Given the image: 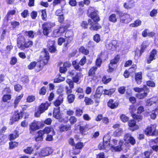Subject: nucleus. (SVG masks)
<instances>
[{"label": "nucleus", "instance_id": "obj_1", "mask_svg": "<svg viewBox=\"0 0 158 158\" xmlns=\"http://www.w3.org/2000/svg\"><path fill=\"white\" fill-rule=\"evenodd\" d=\"M115 12L118 15L120 23L127 24L132 20L131 16L129 14L123 12L120 10H115Z\"/></svg>", "mask_w": 158, "mask_h": 158}, {"label": "nucleus", "instance_id": "obj_2", "mask_svg": "<svg viewBox=\"0 0 158 158\" xmlns=\"http://www.w3.org/2000/svg\"><path fill=\"white\" fill-rule=\"evenodd\" d=\"M24 37L23 36L19 37L17 40V46L21 50H24L26 48L31 47L33 44V42L31 41H29L27 42L24 43Z\"/></svg>", "mask_w": 158, "mask_h": 158}, {"label": "nucleus", "instance_id": "obj_3", "mask_svg": "<svg viewBox=\"0 0 158 158\" xmlns=\"http://www.w3.org/2000/svg\"><path fill=\"white\" fill-rule=\"evenodd\" d=\"M120 59V55L117 54L114 56L113 59L110 60V63L108 65V69L107 70L108 73H112L116 69V67L114 66V65L117 64Z\"/></svg>", "mask_w": 158, "mask_h": 158}, {"label": "nucleus", "instance_id": "obj_4", "mask_svg": "<svg viewBox=\"0 0 158 158\" xmlns=\"http://www.w3.org/2000/svg\"><path fill=\"white\" fill-rule=\"evenodd\" d=\"M156 126L155 124L151 125L146 128L144 131L145 134L149 135H158V130L156 129Z\"/></svg>", "mask_w": 158, "mask_h": 158}, {"label": "nucleus", "instance_id": "obj_5", "mask_svg": "<svg viewBox=\"0 0 158 158\" xmlns=\"http://www.w3.org/2000/svg\"><path fill=\"white\" fill-rule=\"evenodd\" d=\"M88 12L89 13V17L93 19L94 22H98L100 21V19L94 8L89 7Z\"/></svg>", "mask_w": 158, "mask_h": 158}, {"label": "nucleus", "instance_id": "obj_6", "mask_svg": "<svg viewBox=\"0 0 158 158\" xmlns=\"http://www.w3.org/2000/svg\"><path fill=\"white\" fill-rule=\"evenodd\" d=\"M119 46V43L116 40H112L109 44L106 45V49L112 51H116Z\"/></svg>", "mask_w": 158, "mask_h": 158}, {"label": "nucleus", "instance_id": "obj_7", "mask_svg": "<svg viewBox=\"0 0 158 158\" xmlns=\"http://www.w3.org/2000/svg\"><path fill=\"white\" fill-rule=\"evenodd\" d=\"M41 123L40 122L34 120L29 125V131L30 133L31 134H33L34 132L40 129V124Z\"/></svg>", "mask_w": 158, "mask_h": 158}, {"label": "nucleus", "instance_id": "obj_8", "mask_svg": "<svg viewBox=\"0 0 158 158\" xmlns=\"http://www.w3.org/2000/svg\"><path fill=\"white\" fill-rule=\"evenodd\" d=\"M123 140L127 144L130 143L132 145H134L136 143L135 140L130 133H127L124 135Z\"/></svg>", "mask_w": 158, "mask_h": 158}, {"label": "nucleus", "instance_id": "obj_9", "mask_svg": "<svg viewBox=\"0 0 158 158\" xmlns=\"http://www.w3.org/2000/svg\"><path fill=\"white\" fill-rule=\"evenodd\" d=\"M40 58V62L41 63L43 62V64H46L48 63L49 60V53L46 49L41 52Z\"/></svg>", "mask_w": 158, "mask_h": 158}, {"label": "nucleus", "instance_id": "obj_10", "mask_svg": "<svg viewBox=\"0 0 158 158\" xmlns=\"http://www.w3.org/2000/svg\"><path fill=\"white\" fill-rule=\"evenodd\" d=\"M144 90L143 93H138L135 94V97L139 99H142L146 98L148 95V93L150 92L149 88L145 85H144Z\"/></svg>", "mask_w": 158, "mask_h": 158}, {"label": "nucleus", "instance_id": "obj_11", "mask_svg": "<svg viewBox=\"0 0 158 158\" xmlns=\"http://www.w3.org/2000/svg\"><path fill=\"white\" fill-rule=\"evenodd\" d=\"M88 23L91 25L89 28L91 30L97 31L102 27V26L98 23L94 22V23L90 19H88Z\"/></svg>", "mask_w": 158, "mask_h": 158}, {"label": "nucleus", "instance_id": "obj_12", "mask_svg": "<svg viewBox=\"0 0 158 158\" xmlns=\"http://www.w3.org/2000/svg\"><path fill=\"white\" fill-rule=\"evenodd\" d=\"M66 29V27H60L59 28L55 29L52 34V36L58 37L64 33Z\"/></svg>", "mask_w": 158, "mask_h": 158}, {"label": "nucleus", "instance_id": "obj_13", "mask_svg": "<svg viewBox=\"0 0 158 158\" xmlns=\"http://www.w3.org/2000/svg\"><path fill=\"white\" fill-rule=\"evenodd\" d=\"M124 143L122 140H119L118 142V145L117 146H114L111 145L110 146L111 149L112 151H114L115 152H120L123 150V147Z\"/></svg>", "mask_w": 158, "mask_h": 158}, {"label": "nucleus", "instance_id": "obj_14", "mask_svg": "<svg viewBox=\"0 0 158 158\" xmlns=\"http://www.w3.org/2000/svg\"><path fill=\"white\" fill-rule=\"evenodd\" d=\"M157 53V51L154 49L150 53L148 57L146 60L147 63L148 64L151 63L152 61L155 59V56Z\"/></svg>", "mask_w": 158, "mask_h": 158}, {"label": "nucleus", "instance_id": "obj_15", "mask_svg": "<svg viewBox=\"0 0 158 158\" xmlns=\"http://www.w3.org/2000/svg\"><path fill=\"white\" fill-rule=\"evenodd\" d=\"M53 117L59 120L60 122H65L64 119L62 117L61 115L60 112V108L59 107L54 108L53 113Z\"/></svg>", "mask_w": 158, "mask_h": 158}, {"label": "nucleus", "instance_id": "obj_16", "mask_svg": "<svg viewBox=\"0 0 158 158\" xmlns=\"http://www.w3.org/2000/svg\"><path fill=\"white\" fill-rule=\"evenodd\" d=\"M53 152V150L49 147L43 148L39 153L40 156L44 157L51 154Z\"/></svg>", "mask_w": 158, "mask_h": 158}, {"label": "nucleus", "instance_id": "obj_17", "mask_svg": "<svg viewBox=\"0 0 158 158\" xmlns=\"http://www.w3.org/2000/svg\"><path fill=\"white\" fill-rule=\"evenodd\" d=\"M136 123L135 120L133 119L128 121V125L129 127H130V129L131 131H134L139 129V127L138 125H136Z\"/></svg>", "mask_w": 158, "mask_h": 158}, {"label": "nucleus", "instance_id": "obj_18", "mask_svg": "<svg viewBox=\"0 0 158 158\" xmlns=\"http://www.w3.org/2000/svg\"><path fill=\"white\" fill-rule=\"evenodd\" d=\"M78 139V136L76 135L74 139L71 138L69 139V143L70 145L74 146L75 149H78L79 148V141Z\"/></svg>", "mask_w": 158, "mask_h": 158}, {"label": "nucleus", "instance_id": "obj_19", "mask_svg": "<svg viewBox=\"0 0 158 158\" xmlns=\"http://www.w3.org/2000/svg\"><path fill=\"white\" fill-rule=\"evenodd\" d=\"M119 105L118 102L114 99H110L107 102V106L110 108L113 109H116Z\"/></svg>", "mask_w": 158, "mask_h": 158}, {"label": "nucleus", "instance_id": "obj_20", "mask_svg": "<svg viewBox=\"0 0 158 158\" xmlns=\"http://www.w3.org/2000/svg\"><path fill=\"white\" fill-rule=\"evenodd\" d=\"M110 145V142L108 141H104L100 143L98 146V148L100 150L107 149Z\"/></svg>", "mask_w": 158, "mask_h": 158}, {"label": "nucleus", "instance_id": "obj_21", "mask_svg": "<svg viewBox=\"0 0 158 158\" xmlns=\"http://www.w3.org/2000/svg\"><path fill=\"white\" fill-rule=\"evenodd\" d=\"M51 28V24L49 23H45L42 25L43 34L47 35L50 31Z\"/></svg>", "mask_w": 158, "mask_h": 158}, {"label": "nucleus", "instance_id": "obj_22", "mask_svg": "<svg viewBox=\"0 0 158 158\" xmlns=\"http://www.w3.org/2000/svg\"><path fill=\"white\" fill-rule=\"evenodd\" d=\"M135 79L138 84L140 85L143 79L142 72L135 73Z\"/></svg>", "mask_w": 158, "mask_h": 158}, {"label": "nucleus", "instance_id": "obj_23", "mask_svg": "<svg viewBox=\"0 0 158 158\" xmlns=\"http://www.w3.org/2000/svg\"><path fill=\"white\" fill-rule=\"evenodd\" d=\"M134 0H127V2L123 4L124 7L127 9H130L134 6Z\"/></svg>", "mask_w": 158, "mask_h": 158}, {"label": "nucleus", "instance_id": "obj_24", "mask_svg": "<svg viewBox=\"0 0 158 158\" xmlns=\"http://www.w3.org/2000/svg\"><path fill=\"white\" fill-rule=\"evenodd\" d=\"M51 104L50 102H46L42 103L39 106V109L42 112H44L47 110Z\"/></svg>", "mask_w": 158, "mask_h": 158}, {"label": "nucleus", "instance_id": "obj_25", "mask_svg": "<svg viewBox=\"0 0 158 158\" xmlns=\"http://www.w3.org/2000/svg\"><path fill=\"white\" fill-rule=\"evenodd\" d=\"M98 68L96 66L91 67L89 70L88 73V76L94 77L95 75V72L97 69Z\"/></svg>", "mask_w": 158, "mask_h": 158}, {"label": "nucleus", "instance_id": "obj_26", "mask_svg": "<svg viewBox=\"0 0 158 158\" xmlns=\"http://www.w3.org/2000/svg\"><path fill=\"white\" fill-rule=\"evenodd\" d=\"M55 42L54 40L49 41L48 43V46L49 45V51L51 52H55L56 49L54 46Z\"/></svg>", "mask_w": 158, "mask_h": 158}, {"label": "nucleus", "instance_id": "obj_27", "mask_svg": "<svg viewBox=\"0 0 158 158\" xmlns=\"http://www.w3.org/2000/svg\"><path fill=\"white\" fill-rule=\"evenodd\" d=\"M44 132L42 130H40L37 132V135L35 138V140L36 142H40L43 140Z\"/></svg>", "mask_w": 158, "mask_h": 158}, {"label": "nucleus", "instance_id": "obj_28", "mask_svg": "<svg viewBox=\"0 0 158 158\" xmlns=\"http://www.w3.org/2000/svg\"><path fill=\"white\" fill-rule=\"evenodd\" d=\"M66 82L69 85L71 89H69L68 87H66V89L67 93H70L72 92L71 89L73 88L74 86L73 83L72 81L70 79H67L66 81Z\"/></svg>", "mask_w": 158, "mask_h": 158}, {"label": "nucleus", "instance_id": "obj_29", "mask_svg": "<svg viewBox=\"0 0 158 158\" xmlns=\"http://www.w3.org/2000/svg\"><path fill=\"white\" fill-rule=\"evenodd\" d=\"M147 46L144 44L143 43L140 45V48L139 50V53L135 54V55H137L139 57L140 56L143 52L145 51Z\"/></svg>", "mask_w": 158, "mask_h": 158}, {"label": "nucleus", "instance_id": "obj_30", "mask_svg": "<svg viewBox=\"0 0 158 158\" xmlns=\"http://www.w3.org/2000/svg\"><path fill=\"white\" fill-rule=\"evenodd\" d=\"M101 96L100 94H95L94 95L91 94V98L94 100L95 103L98 105L99 103V99Z\"/></svg>", "mask_w": 158, "mask_h": 158}, {"label": "nucleus", "instance_id": "obj_31", "mask_svg": "<svg viewBox=\"0 0 158 158\" xmlns=\"http://www.w3.org/2000/svg\"><path fill=\"white\" fill-rule=\"evenodd\" d=\"M117 18L115 14H112L108 17L109 21L113 23H115L117 21Z\"/></svg>", "mask_w": 158, "mask_h": 158}, {"label": "nucleus", "instance_id": "obj_32", "mask_svg": "<svg viewBox=\"0 0 158 158\" xmlns=\"http://www.w3.org/2000/svg\"><path fill=\"white\" fill-rule=\"evenodd\" d=\"M123 132V131L122 129L119 128L114 132L113 135L114 137H119L122 135Z\"/></svg>", "mask_w": 158, "mask_h": 158}, {"label": "nucleus", "instance_id": "obj_33", "mask_svg": "<svg viewBox=\"0 0 158 158\" xmlns=\"http://www.w3.org/2000/svg\"><path fill=\"white\" fill-rule=\"evenodd\" d=\"M131 116L135 120H136L138 122L141 121L142 120L143 116L141 115H138L135 113H134L133 112H131Z\"/></svg>", "mask_w": 158, "mask_h": 158}, {"label": "nucleus", "instance_id": "obj_34", "mask_svg": "<svg viewBox=\"0 0 158 158\" xmlns=\"http://www.w3.org/2000/svg\"><path fill=\"white\" fill-rule=\"evenodd\" d=\"M142 21L138 19L135 20L133 23H131L129 26L131 27H138L141 25Z\"/></svg>", "mask_w": 158, "mask_h": 158}, {"label": "nucleus", "instance_id": "obj_35", "mask_svg": "<svg viewBox=\"0 0 158 158\" xmlns=\"http://www.w3.org/2000/svg\"><path fill=\"white\" fill-rule=\"evenodd\" d=\"M63 102V98L62 96H60L54 102V104L56 107L59 106Z\"/></svg>", "mask_w": 158, "mask_h": 158}, {"label": "nucleus", "instance_id": "obj_36", "mask_svg": "<svg viewBox=\"0 0 158 158\" xmlns=\"http://www.w3.org/2000/svg\"><path fill=\"white\" fill-rule=\"evenodd\" d=\"M44 132V134H48L51 132H52V135H53L55 134V131L52 128L47 127H45L43 130H42Z\"/></svg>", "mask_w": 158, "mask_h": 158}, {"label": "nucleus", "instance_id": "obj_37", "mask_svg": "<svg viewBox=\"0 0 158 158\" xmlns=\"http://www.w3.org/2000/svg\"><path fill=\"white\" fill-rule=\"evenodd\" d=\"M12 117L14 118V121H17L22 117V113L15 112L13 115Z\"/></svg>", "mask_w": 158, "mask_h": 158}, {"label": "nucleus", "instance_id": "obj_38", "mask_svg": "<svg viewBox=\"0 0 158 158\" xmlns=\"http://www.w3.org/2000/svg\"><path fill=\"white\" fill-rule=\"evenodd\" d=\"M115 91V88L110 89H105L104 90V94L105 95H110L114 93Z\"/></svg>", "mask_w": 158, "mask_h": 158}, {"label": "nucleus", "instance_id": "obj_39", "mask_svg": "<svg viewBox=\"0 0 158 158\" xmlns=\"http://www.w3.org/2000/svg\"><path fill=\"white\" fill-rule=\"evenodd\" d=\"M111 78L109 77L107 78L106 76V75L103 76L102 79V82L105 85L107 84L110 81H111Z\"/></svg>", "mask_w": 158, "mask_h": 158}, {"label": "nucleus", "instance_id": "obj_40", "mask_svg": "<svg viewBox=\"0 0 158 158\" xmlns=\"http://www.w3.org/2000/svg\"><path fill=\"white\" fill-rule=\"evenodd\" d=\"M84 102L86 105H89L93 104L94 102L91 98L85 97Z\"/></svg>", "mask_w": 158, "mask_h": 158}, {"label": "nucleus", "instance_id": "obj_41", "mask_svg": "<svg viewBox=\"0 0 158 158\" xmlns=\"http://www.w3.org/2000/svg\"><path fill=\"white\" fill-rule=\"evenodd\" d=\"M23 94H21L19 96H18L16 98L14 102V107H16L17 106L19 103V102L20 101L21 99L23 97Z\"/></svg>", "mask_w": 158, "mask_h": 158}, {"label": "nucleus", "instance_id": "obj_42", "mask_svg": "<svg viewBox=\"0 0 158 158\" xmlns=\"http://www.w3.org/2000/svg\"><path fill=\"white\" fill-rule=\"evenodd\" d=\"M80 52L85 55H87L89 53V50L83 46H81L80 48Z\"/></svg>", "mask_w": 158, "mask_h": 158}, {"label": "nucleus", "instance_id": "obj_43", "mask_svg": "<svg viewBox=\"0 0 158 158\" xmlns=\"http://www.w3.org/2000/svg\"><path fill=\"white\" fill-rule=\"evenodd\" d=\"M18 136L19 134L18 132L15 131L14 133L9 135V139L10 140H13L17 137Z\"/></svg>", "mask_w": 158, "mask_h": 158}, {"label": "nucleus", "instance_id": "obj_44", "mask_svg": "<svg viewBox=\"0 0 158 158\" xmlns=\"http://www.w3.org/2000/svg\"><path fill=\"white\" fill-rule=\"evenodd\" d=\"M156 33L152 31L149 32L148 33V36L149 38H153V37L155 36L154 38V41H156V40H158V34L155 35Z\"/></svg>", "mask_w": 158, "mask_h": 158}, {"label": "nucleus", "instance_id": "obj_45", "mask_svg": "<svg viewBox=\"0 0 158 158\" xmlns=\"http://www.w3.org/2000/svg\"><path fill=\"white\" fill-rule=\"evenodd\" d=\"M100 55L98 56L95 61V65L98 67H100L102 63V59L100 58Z\"/></svg>", "mask_w": 158, "mask_h": 158}, {"label": "nucleus", "instance_id": "obj_46", "mask_svg": "<svg viewBox=\"0 0 158 158\" xmlns=\"http://www.w3.org/2000/svg\"><path fill=\"white\" fill-rule=\"evenodd\" d=\"M152 151L151 150H150V151H145L143 152V154L144 156V157H143V158H150V155L152 153Z\"/></svg>", "mask_w": 158, "mask_h": 158}, {"label": "nucleus", "instance_id": "obj_47", "mask_svg": "<svg viewBox=\"0 0 158 158\" xmlns=\"http://www.w3.org/2000/svg\"><path fill=\"white\" fill-rule=\"evenodd\" d=\"M120 118L121 121L123 123H126L127 122L129 119V118L125 114H122L120 116Z\"/></svg>", "mask_w": 158, "mask_h": 158}, {"label": "nucleus", "instance_id": "obj_48", "mask_svg": "<svg viewBox=\"0 0 158 158\" xmlns=\"http://www.w3.org/2000/svg\"><path fill=\"white\" fill-rule=\"evenodd\" d=\"M39 12L41 13V17L42 19L44 20H46V18H47L46 10L45 9L41 10L39 11Z\"/></svg>", "mask_w": 158, "mask_h": 158}, {"label": "nucleus", "instance_id": "obj_49", "mask_svg": "<svg viewBox=\"0 0 158 158\" xmlns=\"http://www.w3.org/2000/svg\"><path fill=\"white\" fill-rule=\"evenodd\" d=\"M93 40L97 43H98L101 41V38L99 34H97L93 37Z\"/></svg>", "mask_w": 158, "mask_h": 158}, {"label": "nucleus", "instance_id": "obj_50", "mask_svg": "<svg viewBox=\"0 0 158 158\" xmlns=\"http://www.w3.org/2000/svg\"><path fill=\"white\" fill-rule=\"evenodd\" d=\"M157 10L155 9H153L150 12L149 15L151 17H156L157 15Z\"/></svg>", "mask_w": 158, "mask_h": 158}, {"label": "nucleus", "instance_id": "obj_51", "mask_svg": "<svg viewBox=\"0 0 158 158\" xmlns=\"http://www.w3.org/2000/svg\"><path fill=\"white\" fill-rule=\"evenodd\" d=\"M36 64V62H32L28 65L27 66L28 69L30 70L32 69L35 67Z\"/></svg>", "mask_w": 158, "mask_h": 158}, {"label": "nucleus", "instance_id": "obj_52", "mask_svg": "<svg viewBox=\"0 0 158 158\" xmlns=\"http://www.w3.org/2000/svg\"><path fill=\"white\" fill-rule=\"evenodd\" d=\"M15 10H12L8 11L6 15V18L7 19H9L11 17V16L14 15L15 13Z\"/></svg>", "mask_w": 158, "mask_h": 158}, {"label": "nucleus", "instance_id": "obj_53", "mask_svg": "<svg viewBox=\"0 0 158 158\" xmlns=\"http://www.w3.org/2000/svg\"><path fill=\"white\" fill-rule=\"evenodd\" d=\"M72 64L76 70L78 69L79 68V61L78 60H76L72 62Z\"/></svg>", "mask_w": 158, "mask_h": 158}, {"label": "nucleus", "instance_id": "obj_54", "mask_svg": "<svg viewBox=\"0 0 158 158\" xmlns=\"http://www.w3.org/2000/svg\"><path fill=\"white\" fill-rule=\"evenodd\" d=\"M146 86L152 87H154L156 86L155 83L153 81L151 80H148L146 82Z\"/></svg>", "mask_w": 158, "mask_h": 158}, {"label": "nucleus", "instance_id": "obj_55", "mask_svg": "<svg viewBox=\"0 0 158 158\" xmlns=\"http://www.w3.org/2000/svg\"><path fill=\"white\" fill-rule=\"evenodd\" d=\"M13 48V46L11 45H7L6 47V49L4 51L5 53L10 54Z\"/></svg>", "mask_w": 158, "mask_h": 158}, {"label": "nucleus", "instance_id": "obj_56", "mask_svg": "<svg viewBox=\"0 0 158 158\" xmlns=\"http://www.w3.org/2000/svg\"><path fill=\"white\" fill-rule=\"evenodd\" d=\"M137 93H140L143 91L144 90V85L143 86V88H139L138 87H134L133 89Z\"/></svg>", "mask_w": 158, "mask_h": 158}, {"label": "nucleus", "instance_id": "obj_57", "mask_svg": "<svg viewBox=\"0 0 158 158\" xmlns=\"http://www.w3.org/2000/svg\"><path fill=\"white\" fill-rule=\"evenodd\" d=\"M33 151V148L31 147H27L26 149H25L24 152L25 153L27 154H31Z\"/></svg>", "mask_w": 158, "mask_h": 158}, {"label": "nucleus", "instance_id": "obj_58", "mask_svg": "<svg viewBox=\"0 0 158 158\" xmlns=\"http://www.w3.org/2000/svg\"><path fill=\"white\" fill-rule=\"evenodd\" d=\"M11 96L10 94H6L3 96L2 99L4 102H7L8 100L10 99Z\"/></svg>", "mask_w": 158, "mask_h": 158}, {"label": "nucleus", "instance_id": "obj_59", "mask_svg": "<svg viewBox=\"0 0 158 158\" xmlns=\"http://www.w3.org/2000/svg\"><path fill=\"white\" fill-rule=\"evenodd\" d=\"M64 80L65 78L64 77H59L58 78L54 79V82L56 83H59L64 81Z\"/></svg>", "mask_w": 158, "mask_h": 158}, {"label": "nucleus", "instance_id": "obj_60", "mask_svg": "<svg viewBox=\"0 0 158 158\" xmlns=\"http://www.w3.org/2000/svg\"><path fill=\"white\" fill-rule=\"evenodd\" d=\"M137 110V114H140L144 111V109L143 106H140L138 108Z\"/></svg>", "mask_w": 158, "mask_h": 158}, {"label": "nucleus", "instance_id": "obj_61", "mask_svg": "<svg viewBox=\"0 0 158 158\" xmlns=\"http://www.w3.org/2000/svg\"><path fill=\"white\" fill-rule=\"evenodd\" d=\"M118 91L120 94H123L126 91V87L124 86H121L118 88Z\"/></svg>", "mask_w": 158, "mask_h": 158}, {"label": "nucleus", "instance_id": "obj_62", "mask_svg": "<svg viewBox=\"0 0 158 158\" xmlns=\"http://www.w3.org/2000/svg\"><path fill=\"white\" fill-rule=\"evenodd\" d=\"M25 34L29 37L33 38L34 36V34L32 31H30L25 32Z\"/></svg>", "mask_w": 158, "mask_h": 158}, {"label": "nucleus", "instance_id": "obj_63", "mask_svg": "<svg viewBox=\"0 0 158 158\" xmlns=\"http://www.w3.org/2000/svg\"><path fill=\"white\" fill-rule=\"evenodd\" d=\"M74 96L73 94H70L68 95V99L69 103L73 102L74 100Z\"/></svg>", "mask_w": 158, "mask_h": 158}, {"label": "nucleus", "instance_id": "obj_64", "mask_svg": "<svg viewBox=\"0 0 158 158\" xmlns=\"http://www.w3.org/2000/svg\"><path fill=\"white\" fill-rule=\"evenodd\" d=\"M18 144V143L16 142H10L9 143L10 148V149H12L17 147Z\"/></svg>", "mask_w": 158, "mask_h": 158}]
</instances>
